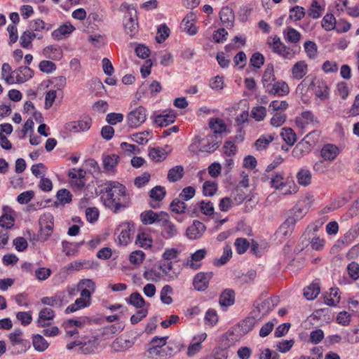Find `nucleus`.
<instances>
[{"label":"nucleus","instance_id":"44","mask_svg":"<svg viewBox=\"0 0 359 359\" xmlns=\"http://www.w3.org/2000/svg\"><path fill=\"white\" fill-rule=\"evenodd\" d=\"M147 353L152 356H156L155 359H167L168 358L165 348H160L159 345L151 346L147 350ZM154 358V357H152Z\"/></svg>","mask_w":359,"mask_h":359},{"label":"nucleus","instance_id":"59","mask_svg":"<svg viewBox=\"0 0 359 359\" xmlns=\"http://www.w3.org/2000/svg\"><path fill=\"white\" fill-rule=\"evenodd\" d=\"M200 211L205 215L211 216L214 214L213 203L210 201H201L199 203Z\"/></svg>","mask_w":359,"mask_h":359},{"label":"nucleus","instance_id":"60","mask_svg":"<svg viewBox=\"0 0 359 359\" xmlns=\"http://www.w3.org/2000/svg\"><path fill=\"white\" fill-rule=\"evenodd\" d=\"M251 115L257 121H261L266 116V109L262 106L255 107L251 110Z\"/></svg>","mask_w":359,"mask_h":359},{"label":"nucleus","instance_id":"43","mask_svg":"<svg viewBox=\"0 0 359 359\" xmlns=\"http://www.w3.org/2000/svg\"><path fill=\"white\" fill-rule=\"evenodd\" d=\"M126 301L128 304L133 305L136 309H142L146 303L144 298L137 292H133Z\"/></svg>","mask_w":359,"mask_h":359},{"label":"nucleus","instance_id":"1","mask_svg":"<svg viewBox=\"0 0 359 359\" xmlns=\"http://www.w3.org/2000/svg\"><path fill=\"white\" fill-rule=\"evenodd\" d=\"M101 201L104 206L114 214L130 207L131 196L126 187L118 181H107L101 189Z\"/></svg>","mask_w":359,"mask_h":359},{"label":"nucleus","instance_id":"51","mask_svg":"<svg viewBox=\"0 0 359 359\" xmlns=\"http://www.w3.org/2000/svg\"><path fill=\"white\" fill-rule=\"evenodd\" d=\"M151 137V132L149 130H145L134 134L133 135L132 140L133 142L143 145L147 144Z\"/></svg>","mask_w":359,"mask_h":359},{"label":"nucleus","instance_id":"29","mask_svg":"<svg viewBox=\"0 0 359 359\" xmlns=\"http://www.w3.org/2000/svg\"><path fill=\"white\" fill-rule=\"evenodd\" d=\"M3 210L4 213L0 217V226L9 229L13 226L15 222L13 217L8 214L12 210L8 206H4Z\"/></svg>","mask_w":359,"mask_h":359},{"label":"nucleus","instance_id":"57","mask_svg":"<svg viewBox=\"0 0 359 359\" xmlns=\"http://www.w3.org/2000/svg\"><path fill=\"white\" fill-rule=\"evenodd\" d=\"M305 15L304 8L299 6H296L290 9L289 18L294 21H298L302 19Z\"/></svg>","mask_w":359,"mask_h":359},{"label":"nucleus","instance_id":"11","mask_svg":"<svg viewBox=\"0 0 359 359\" xmlns=\"http://www.w3.org/2000/svg\"><path fill=\"white\" fill-rule=\"evenodd\" d=\"M23 332L20 328H15L11 332L8 337L11 343L10 347L21 345V351H27L30 348V342L27 339H22Z\"/></svg>","mask_w":359,"mask_h":359},{"label":"nucleus","instance_id":"56","mask_svg":"<svg viewBox=\"0 0 359 359\" xmlns=\"http://www.w3.org/2000/svg\"><path fill=\"white\" fill-rule=\"evenodd\" d=\"M336 19L334 15L327 13L322 20V27L327 31L332 30L335 28Z\"/></svg>","mask_w":359,"mask_h":359},{"label":"nucleus","instance_id":"48","mask_svg":"<svg viewBox=\"0 0 359 359\" xmlns=\"http://www.w3.org/2000/svg\"><path fill=\"white\" fill-rule=\"evenodd\" d=\"M232 250L229 245H226L224 248L222 255L219 259H215L213 262L215 266H219L224 265L227 263L229 259L231 257Z\"/></svg>","mask_w":359,"mask_h":359},{"label":"nucleus","instance_id":"64","mask_svg":"<svg viewBox=\"0 0 359 359\" xmlns=\"http://www.w3.org/2000/svg\"><path fill=\"white\" fill-rule=\"evenodd\" d=\"M35 276L40 281L48 279L52 274V271L49 268L39 267L34 271Z\"/></svg>","mask_w":359,"mask_h":359},{"label":"nucleus","instance_id":"16","mask_svg":"<svg viewBox=\"0 0 359 359\" xmlns=\"http://www.w3.org/2000/svg\"><path fill=\"white\" fill-rule=\"evenodd\" d=\"M206 230V226L198 220H194L186 231V235L190 240H196L202 236Z\"/></svg>","mask_w":359,"mask_h":359},{"label":"nucleus","instance_id":"8","mask_svg":"<svg viewBox=\"0 0 359 359\" xmlns=\"http://www.w3.org/2000/svg\"><path fill=\"white\" fill-rule=\"evenodd\" d=\"M146 117V109L142 106L138 107L128 114V123L131 128H137L145 121Z\"/></svg>","mask_w":359,"mask_h":359},{"label":"nucleus","instance_id":"30","mask_svg":"<svg viewBox=\"0 0 359 359\" xmlns=\"http://www.w3.org/2000/svg\"><path fill=\"white\" fill-rule=\"evenodd\" d=\"M43 54L47 58L57 60L62 57V51L58 46L51 45L43 48Z\"/></svg>","mask_w":359,"mask_h":359},{"label":"nucleus","instance_id":"14","mask_svg":"<svg viewBox=\"0 0 359 359\" xmlns=\"http://www.w3.org/2000/svg\"><path fill=\"white\" fill-rule=\"evenodd\" d=\"M278 302L279 297L275 296L271 298H267L261 303L257 300L255 302L254 306L258 311L264 316L268 314L271 311H272L278 305Z\"/></svg>","mask_w":359,"mask_h":359},{"label":"nucleus","instance_id":"54","mask_svg":"<svg viewBox=\"0 0 359 359\" xmlns=\"http://www.w3.org/2000/svg\"><path fill=\"white\" fill-rule=\"evenodd\" d=\"M218 315L217 311L213 309H209L205 315L204 320L205 324L211 327L215 326L218 322Z\"/></svg>","mask_w":359,"mask_h":359},{"label":"nucleus","instance_id":"22","mask_svg":"<svg viewBox=\"0 0 359 359\" xmlns=\"http://www.w3.org/2000/svg\"><path fill=\"white\" fill-rule=\"evenodd\" d=\"M161 225L163 226L162 236L165 239L172 238L177 235L178 231L176 226L168 219V217H164Z\"/></svg>","mask_w":359,"mask_h":359},{"label":"nucleus","instance_id":"27","mask_svg":"<svg viewBox=\"0 0 359 359\" xmlns=\"http://www.w3.org/2000/svg\"><path fill=\"white\" fill-rule=\"evenodd\" d=\"M75 27L70 23H64L57 29H55L52 34V37L57 41L62 39L63 36L70 34L74 32Z\"/></svg>","mask_w":359,"mask_h":359},{"label":"nucleus","instance_id":"23","mask_svg":"<svg viewBox=\"0 0 359 359\" xmlns=\"http://www.w3.org/2000/svg\"><path fill=\"white\" fill-rule=\"evenodd\" d=\"M175 114L170 111L167 112L163 111V114H158L155 116L154 123L160 127H166L168 125L173 123L175 121Z\"/></svg>","mask_w":359,"mask_h":359},{"label":"nucleus","instance_id":"24","mask_svg":"<svg viewBox=\"0 0 359 359\" xmlns=\"http://www.w3.org/2000/svg\"><path fill=\"white\" fill-rule=\"evenodd\" d=\"M207 254L205 249H200L196 250L191 255V259L188 260L187 265L193 270H197L201 268V264L198 262L205 258Z\"/></svg>","mask_w":359,"mask_h":359},{"label":"nucleus","instance_id":"53","mask_svg":"<svg viewBox=\"0 0 359 359\" xmlns=\"http://www.w3.org/2000/svg\"><path fill=\"white\" fill-rule=\"evenodd\" d=\"M170 29L165 24H162L157 29L156 40L158 43H161L165 41L169 36Z\"/></svg>","mask_w":359,"mask_h":359},{"label":"nucleus","instance_id":"45","mask_svg":"<svg viewBox=\"0 0 359 359\" xmlns=\"http://www.w3.org/2000/svg\"><path fill=\"white\" fill-rule=\"evenodd\" d=\"M170 209L172 212L177 214H184L186 212L187 205L185 201L180 199L179 197L174 198L170 205Z\"/></svg>","mask_w":359,"mask_h":359},{"label":"nucleus","instance_id":"50","mask_svg":"<svg viewBox=\"0 0 359 359\" xmlns=\"http://www.w3.org/2000/svg\"><path fill=\"white\" fill-rule=\"evenodd\" d=\"M273 140L274 137L272 135H263L255 141V146L257 150L265 149Z\"/></svg>","mask_w":359,"mask_h":359},{"label":"nucleus","instance_id":"13","mask_svg":"<svg viewBox=\"0 0 359 359\" xmlns=\"http://www.w3.org/2000/svg\"><path fill=\"white\" fill-rule=\"evenodd\" d=\"M123 26L126 33L130 37L134 36L138 31V22L136 16V11L134 14L128 11L124 17Z\"/></svg>","mask_w":359,"mask_h":359},{"label":"nucleus","instance_id":"40","mask_svg":"<svg viewBox=\"0 0 359 359\" xmlns=\"http://www.w3.org/2000/svg\"><path fill=\"white\" fill-rule=\"evenodd\" d=\"M276 80L274 75L273 66L272 65H268L262 76V85L264 88H266V86H270L271 83H273Z\"/></svg>","mask_w":359,"mask_h":359},{"label":"nucleus","instance_id":"15","mask_svg":"<svg viewBox=\"0 0 359 359\" xmlns=\"http://www.w3.org/2000/svg\"><path fill=\"white\" fill-rule=\"evenodd\" d=\"M164 217H168V215L165 212L157 213L151 210L144 211L140 214L141 221L145 225L152 224L155 222L161 223Z\"/></svg>","mask_w":359,"mask_h":359},{"label":"nucleus","instance_id":"58","mask_svg":"<svg viewBox=\"0 0 359 359\" xmlns=\"http://www.w3.org/2000/svg\"><path fill=\"white\" fill-rule=\"evenodd\" d=\"M234 245L238 254L245 253L250 247V243L246 238H238L236 239Z\"/></svg>","mask_w":359,"mask_h":359},{"label":"nucleus","instance_id":"35","mask_svg":"<svg viewBox=\"0 0 359 359\" xmlns=\"http://www.w3.org/2000/svg\"><path fill=\"white\" fill-rule=\"evenodd\" d=\"M119 156L116 154L104 155L102 156V165L106 171L114 170L119 162Z\"/></svg>","mask_w":359,"mask_h":359},{"label":"nucleus","instance_id":"49","mask_svg":"<svg viewBox=\"0 0 359 359\" xmlns=\"http://www.w3.org/2000/svg\"><path fill=\"white\" fill-rule=\"evenodd\" d=\"M173 292L172 287L169 285H165L161 290L160 298L162 303L170 305L172 303V298L170 296Z\"/></svg>","mask_w":359,"mask_h":359},{"label":"nucleus","instance_id":"3","mask_svg":"<svg viewBox=\"0 0 359 359\" xmlns=\"http://www.w3.org/2000/svg\"><path fill=\"white\" fill-rule=\"evenodd\" d=\"M272 51L284 59H291L294 56L292 50L285 46L277 35L271 36L267 42Z\"/></svg>","mask_w":359,"mask_h":359},{"label":"nucleus","instance_id":"9","mask_svg":"<svg viewBox=\"0 0 359 359\" xmlns=\"http://www.w3.org/2000/svg\"><path fill=\"white\" fill-rule=\"evenodd\" d=\"M309 207L306 201L298 202L292 209L287 212V218L288 219L294 220V224L301 220L308 212Z\"/></svg>","mask_w":359,"mask_h":359},{"label":"nucleus","instance_id":"5","mask_svg":"<svg viewBox=\"0 0 359 359\" xmlns=\"http://www.w3.org/2000/svg\"><path fill=\"white\" fill-rule=\"evenodd\" d=\"M135 232V224L133 222H125L120 224L116 229L115 233L121 245H126L130 242L131 236Z\"/></svg>","mask_w":359,"mask_h":359},{"label":"nucleus","instance_id":"4","mask_svg":"<svg viewBox=\"0 0 359 359\" xmlns=\"http://www.w3.org/2000/svg\"><path fill=\"white\" fill-rule=\"evenodd\" d=\"M196 142L200 145L198 151L211 154L218 149L222 143V138H217L215 135H208L205 138L200 136L195 137Z\"/></svg>","mask_w":359,"mask_h":359},{"label":"nucleus","instance_id":"31","mask_svg":"<svg viewBox=\"0 0 359 359\" xmlns=\"http://www.w3.org/2000/svg\"><path fill=\"white\" fill-rule=\"evenodd\" d=\"M57 201L54 203L55 207L60 205L64 206L72 201V195L70 191L66 189H60L56 194Z\"/></svg>","mask_w":359,"mask_h":359},{"label":"nucleus","instance_id":"39","mask_svg":"<svg viewBox=\"0 0 359 359\" xmlns=\"http://www.w3.org/2000/svg\"><path fill=\"white\" fill-rule=\"evenodd\" d=\"M168 153L162 147H153L149 149V156L156 162L163 161L166 158Z\"/></svg>","mask_w":359,"mask_h":359},{"label":"nucleus","instance_id":"2","mask_svg":"<svg viewBox=\"0 0 359 359\" xmlns=\"http://www.w3.org/2000/svg\"><path fill=\"white\" fill-rule=\"evenodd\" d=\"M53 221L54 217L51 213H44L41 215L39 220L40 231L37 240L44 241L52 235L54 226Z\"/></svg>","mask_w":359,"mask_h":359},{"label":"nucleus","instance_id":"6","mask_svg":"<svg viewBox=\"0 0 359 359\" xmlns=\"http://www.w3.org/2000/svg\"><path fill=\"white\" fill-rule=\"evenodd\" d=\"M315 133L316 131L309 133L302 141L296 144L292 152L294 158H300L311 151L313 143L310 142L309 139Z\"/></svg>","mask_w":359,"mask_h":359},{"label":"nucleus","instance_id":"61","mask_svg":"<svg viewBox=\"0 0 359 359\" xmlns=\"http://www.w3.org/2000/svg\"><path fill=\"white\" fill-rule=\"evenodd\" d=\"M184 348V345L180 342H170L167 346L165 347L168 358L172 356L177 352H180Z\"/></svg>","mask_w":359,"mask_h":359},{"label":"nucleus","instance_id":"10","mask_svg":"<svg viewBox=\"0 0 359 359\" xmlns=\"http://www.w3.org/2000/svg\"><path fill=\"white\" fill-rule=\"evenodd\" d=\"M265 91L270 95L283 97L290 93V88L287 83L283 81H275L270 86H266Z\"/></svg>","mask_w":359,"mask_h":359},{"label":"nucleus","instance_id":"19","mask_svg":"<svg viewBox=\"0 0 359 359\" xmlns=\"http://www.w3.org/2000/svg\"><path fill=\"white\" fill-rule=\"evenodd\" d=\"M55 317V312L50 308H43L39 313L37 324L39 327H44L50 325V320Z\"/></svg>","mask_w":359,"mask_h":359},{"label":"nucleus","instance_id":"55","mask_svg":"<svg viewBox=\"0 0 359 359\" xmlns=\"http://www.w3.org/2000/svg\"><path fill=\"white\" fill-rule=\"evenodd\" d=\"M85 169L91 175H97L100 172V168L98 163L93 159H87L84 163Z\"/></svg>","mask_w":359,"mask_h":359},{"label":"nucleus","instance_id":"41","mask_svg":"<svg viewBox=\"0 0 359 359\" xmlns=\"http://www.w3.org/2000/svg\"><path fill=\"white\" fill-rule=\"evenodd\" d=\"M311 172L309 169L301 168L297 174V180L300 185L306 187L311 182Z\"/></svg>","mask_w":359,"mask_h":359},{"label":"nucleus","instance_id":"63","mask_svg":"<svg viewBox=\"0 0 359 359\" xmlns=\"http://www.w3.org/2000/svg\"><path fill=\"white\" fill-rule=\"evenodd\" d=\"M256 319L254 317H248L241 323V330L244 333L250 332L256 324Z\"/></svg>","mask_w":359,"mask_h":359},{"label":"nucleus","instance_id":"17","mask_svg":"<svg viewBox=\"0 0 359 359\" xmlns=\"http://www.w3.org/2000/svg\"><path fill=\"white\" fill-rule=\"evenodd\" d=\"M222 25L227 29H231L234 25L235 15L233 11L229 6H224L219 13Z\"/></svg>","mask_w":359,"mask_h":359},{"label":"nucleus","instance_id":"25","mask_svg":"<svg viewBox=\"0 0 359 359\" xmlns=\"http://www.w3.org/2000/svg\"><path fill=\"white\" fill-rule=\"evenodd\" d=\"M16 74V83H22L32 79L34 75L33 70L27 66H21L14 71Z\"/></svg>","mask_w":359,"mask_h":359},{"label":"nucleus","instance_id":"28","mask_svg":"<svg viewBox=\"0 0 359 359\" xmlns=\"http://www.w3.org/2000/svg\"><path fill=\"white\" fill-rule=\"evenodd\" d=\"M291 72L294 79L300 80L307 74L308 65L305 61L300 60L293 65Z\"/></svg>","mask_w":359,"mask_h":359},{"label":"nucleus","instance_id":"62","mask_svg":"<svg viewBox=\"0 0 359 359\" xmlns=\"http://www.w3.org/2000/svg\"><path fill=\"white\" fill-rule=\"evenodd\" d=\"M264 57L260 53H255L252 55L250 62L255 68L259 69L264 64Z\"/></svg>","mask_w":359,"mask_h":359},{"label":"nucleus","instance_id":"46","mask_svg":"<svg viewBox=\"0 0 359 359\" xmlns=\"http://www.w3.org/2000/svg\"><path fill=\"white\" fill-rule=\"evenodd\" d=\"M285 39L290 43H296L299 41L301 34L292 27H287L283 32Z\"/></svg>","mask_w":359,"mask_h":359},{"label":"nucleus","instance_id":"7","mask_svg":"<svg viewBox=\"0 0 359 359\" xmlns=\"http://www.w3.org/2000/svg\"><path fill=\"white\" fill-rule=\"evenodd\" d=\"M308 88L311 89L316 97L322 100L329 97V88L325 81L314 77L311 81Z\"/></svg>","mask_w":359,"mask_h":359},{"label":"nucleus","instance_id":"37","mask_svg":"<svg viewBox=\"0 0 359 359\" xmlns=\"http://www.w3.org/2000/svg\"><path fill=\"white\" fill-rule=\"evenodd\" d=\"M296 122L299 126L302 128L309 123H318L317 118H315L313 114L310 111L302 112L301 116L297 118Z\"/></svg>","mask_w":359,"mask_h":359},{"label":"nucleus","instance_id":"38","mask_svg":"<svg viewBox=\"0 0 359 359\" xmlns=\"http://www.w3.org/2000/svg\"><path fill=\"white\" fill-rule=\"evenodd\" d=\"M184 175V170L182 165H175L168 170V180L170 182H175L181 180Z\"/></svg>","mask_w":359,"mask_h":359},{"label":"nucleus","instance_id":"21","mask_svg":"<svg viewBox=\"0 0 359 359\" xmlns=\"http://www.w3.org/2000/svg\"><path fill=\"white\" fill-rule=\"evenodd\" d=\"M339 154V148L332 144H327L323 147L320 150V156L325 161H332L334 160Z\"/></svg>","mask_w":359,"mask_h":359},{"label":"nucleus","instance_id":"33","mask_svg":"<svg viewBox=\"0 0 359 359\" xmlns=\"http://www.w3.org/2000/svg\"><path fill=\"white\" fill-rule=\"evenodd\" d=\"M235 292L232 289L224 290L220 297L219 302L222 306H229L234 304Z\"/></svg>","mask_w":359,"mask_h":359},{"label":"nucleus","instance_id":"47","mask_svg":"<svg viewBox=\"0 0 359 359\" xmlns=\"http://www.w3.org/2000/svg\"><path fill=\"white\" fill-rule=\"evenodd\" d=\"M280 135L283 140L290 146L293 145L297 141L296 134L290 128H283Z\"/></svg>","mask_w":359,"mask_h":359},{"label":"nucleus","instance_id":"36","mask_svg":"<svg viewBox=\"0 0 359 359\" xmlns=\"http://www.w3.org/2000/svg\"><path fill=\"white\" fill-rule=\"evenodd\" d=\"M32 344L34 349L39 352L45 351L49 346V343L39 334L32 335Z\"/></svg>","mask_w":359,"mask_h":359},{"label":"nucleus","instance_id":"18","mask_svg":"<svg viewBox=\"0 0 359 359\" xmlns=\"http://www.w3.org/2000/svg\"><path fill=\"white\" fill-rule=\"evenodd\" d=\"M209 128L212 131L209 135H215L217 138H222V134L226 131V126L219 118H212L209 121Z\"/></svg>","mask_w":359,"mask_h":359},{"label":"nucleus","instance_id":"20","mask_svg":"<svg viewBox=\"0 0 359 359\" xmlns=\"http://www.w3.org/2000/svg\"><path fill=\"white\" fill-rule=\"evenodd\" d=\"M64 292H57L52 297H42L41 299V302L43 305L59 309L64 304Z\"/></svg>","mask_w":359,"mask_h":359},{"label":"nucleus","instance_id":"52","mask_svg":"<svg viewBox=\"0 0 359 359\" xmlns=\"http://www.w3.org/2000/svg\"><path fill=\"white\" fill-rule=\"evenodd\" d=\"M166 194L165 187L161 186H156L149 191V196L156 201H161L163 199Z\"/></svg>","mask_w":359,"mask_h":359},{"label":"nucleus","instance_id":"12","mask_svg":"<svg viewBox=\"0 0 359 359\" xmlns=\"http://www.w3.org/2000/svg\"><path fill=\"white\" fill-rule=\"evenodd\" d=\"M212 277V272H199L196 273L193 279L194 289L200 292L206 290L208 288L209 282Z\"/></svg>","mask_w":359,"mask_h":359},{"label":"nucleus","instance_id":"26","mask_svg":"<svg viewBox=\"0 0 359 359\" xmlns=\"http://www.w3.org/2000/svg\"><path fill=\"white\" fill-rule=\"evenodd\" d=\"M293 221L294 220L286 218L276 231L278 236L281 238H285L290 236L294 231L295 227Z\"/></svg>","mask_w":359,"mask_h":359},{"label":"nucleus","instance_id":"34","mask_svg":"<svg viewBox=\"0 0 359 359\" xmlns=\"http://www.w3.org/2000/svg\"><path fill=\"white\" fill-rule=\"evenodd\" d=\"M135 243L140 248L149 249L152 246L153 240L149 233L140 231L136 236Z\"/></svg>","mask_w":359,"mask_h":359},{"label":"nucleus","instance_id":"32","mask_svg":"<svg viewBox=\"0 0 359 359\" xmlns=\"http://www.w3.org/2000/svg\"><path fill=\"white\" fill-rule=\"evenodd\" d=\"M124 326L121 323H116L105 326L102 328V336L104 339L112 338L116 334L123 331Z\"/></svg>","mask_w":359,"mask_h":359},{"label":"nucleus","instance_id":"42","mask_svg":"<svg viewBox=\"0 0 359 359\" xmlns=\"http://www.w3.org/2000/svg\"><path fill=\"white\" fill-rule=\"evenodd\" d=\"M320 291L318 283H312L309 286L304 288V295L308 300H313L317 297Z\"/></svg>","mask_w":359,"mask_h":359}]
</instances>
